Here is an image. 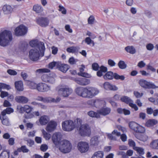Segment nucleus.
Segmentation results:
<instances>
[{
  "instance_id": "nucleus-59",
  "label": "nucleus",
  "mask_w": 158,
  "mask_h": 158,
  "mask_svg": "<svg viewBox=\"0 0 158 158\" xmlns=\"http://www.w3.org/2000/svg\"><path fill=\"white\" fill-rule=\"evenodd\" d=\"M107 63L111 67L114 66L116 65L115 62L112 59H109L108 60Z\"/></svg>"
},
{
  "instance_id": "nucleus-61",
  "label": "nucleus",
  "mask_w": 158,
  "mask_h": 158,
  "mask_svg": "<svg viewBox=\"0 0 158 158\" xmlns=\"http://www.w3.org/2000/svg\"><path fill=\"white\" fill-rule=\"evenodd\" d=\"M17 109L20 113H23L25 112L24 106H18Z\"/></svg>"
},
{
  "instance_id": "nucleus-52",
  "label": "nucleus",
  "mask_w": 158,
  "mask_h": 158,
  "mask_svg": "<svg viewBox=\"0 0 158 158\" xmlns=\"http://www.w3.org/2000/svg\"><path fill=\"white\" fill-rule=\"evenodd\" d=\"M29 87L31 89H36L37 86V84L34 82L30 81L29 83Z\"/></svg>"
},
{
  "instance_id": "nucleus-8",
  "label": "nucleus",
  "mask_w": 158,
  "mask_h": 158,
  "mask_svg": "<svg viewBox=\"0 0 158 158\" xmlns=\"http://www.w3.org/2000/svg\"><path fill=\"white\" fill-rule=\"evenodd\" d=\"M27 31V27L23 25H21L15 29V33L17 36H21L26 34Z\"/></svg>"
},
{
  "instance_id": "nucleus-13",
  "label": "nucleus",
  "mask_w": 158,
  "mask_h": 158,
  "mask_svg": "<svg viewBox=\"0 0 158 158\" xmlns=\"http://www.w3.org/2000/svg\"><path fill=\"white\" fill-rule=\"evenodd\" d=\"M57 125V123L56 122L54 121H51L48 124L46 130L48 132H52L55 129Z\"/></svg>"
},
{
  "instance_id": "nucleus-41",
  "label": "nucleus",
  "mask_w": 158,
  "mask_h": 158,
  "mask_svg": "<svg viewBox=\"0 0 158 158\" xmlns=\"http://www.w3.org/2000/svg\"><path fill=\"white\" fill-rule=\"evenodd\" d=\"M138 124L134 122H131L129 123V125L130 128L135 131L138 127Z\"/></svg>"
},
{
  "instance_id": "nucleus-27",
  "label": "nucleus",
  "mask_w": 158,
  "mask_h": 158,
  "mask_svg": "<svg viewBox=\"0 0 158 158\" xmlns=\"http://www.w3.org/2000/svg\"><path fill=\"white\" fill-rule=\"evenodd\" d=\"M80 49L78 47L72 46L67 48L66 51L69 53H76Z\"/></svg>"
},
{
  "instance_id": "nucleus-44",
  "label": "nucleus",
  "mask_w": 158,
  "mask_h": 158,
  "mask_svg": "<svg viewBox=\"0 0 158 158\" xmlns=\"http://www.w3.org/2000/svg\"><path fill=\"white\" fill-rule=\"evenodd\" d=\"M118 65L119 68L121 69H125L127 67L126 64L123 60H120L118 63Z\"/></svg>"
},
{
  "instance_id": "nucleus-5",
  "label": "nucleus",
  "mask_w": 158,
  "mask_h": 158,
  "mask_svg": "<svg viewBox=\"0 0 158 158\" xmlns=\"http://www.w3.org/2000/svg\"><path fill=\"white\" fill-rule=\"evenodd\" d=\"M99 93V90L93 87L86 88V98H92L97 95Z\"/></svg>"
},
{
  "instance_id": "nucleus-22",
  "label": "nucleus",
  "mask_w": 158,
  "mask_h": 158,
  "mask_svg": "<svg viewBox=\"0 0 158 158\" xmlns=\"http://www.w3.org/2000/svg\"><path fill=\"white\" fill-rule=\"evenodd\" d=\"M15 100L17 102L22 104L27 103L29 101L27 98L24 96H17Z\"/></svg>"
},
{
  "instance_id": "nucleus-6",
  "label": "nucleus",
  "mask_w": 158,
  "mask_h": 158,
  "mask_svg": "<svg viewBox=\"0 0 158 158\" xmlns=\"http://www.w3.org/2000/svg\"><path fill=\"white\" fill-rule=\"evenodd\" d=\"M63 129L66 131H70L75 127L74 123L71 120L64 121L62 123Z\"/></svg>"
},
{
  "instance_id": "nucleus-40",
  "label": "nucleus",
  "mask_w": 158,
  "mask_h": 158,
  "mask_svg": "<svg viewBox=\"0 0 158 158\" xmlns=\"http://www.w3.org/2000/svg\"><path fill=\"white\" fill-rule=\"evenodd\" d=\"M104 102L103 100L100 99H96L94 102V104L97 108H99L103 104Z\"/></svg>"
},
{
  "instance_id": "nucleus-35",
  "label": "nucleus",
  "mask_w": 158,
  "mask_h": 158,
  "mask_svg": "<svg viewBox=\"0 0 158 158\" xmlns=\"http://www.w3.org/2000/svg\"><path fill=\"white\" fill-rule=\"evenodd\" d=\"M113 73L109 71L107 72L104 76V78L106 80H112L113 78Z\"/></svg>"
},
{
  "instance_id": "nucleus-63",
  "label": "nucleus",
  "mask_w": 158,
  "mask_h": 158,
  "mask_svg": "<svg viewBox=\"0 0 158 158\" xmlns=\"http://www.w3.org/2000/svg\"><path fill=\"white\" fill-rule=\"evenodd\" d=\"M128 144L130 146L133 147V148L135 147H136L135 146V143L133 140L131 139L129 140Z\"/></svg>"
},
{
  "instance_id": "nucleus-62",
  "label": "nucleus",
  "mask_w": 158,
  "mask_h": 158,
  "mask_svg": "<svg viewBox=\"0 0 158 158\" xmlns=\"http://www.w3.org/2000/svg\"><path fill=\"white\" fill-rule=\"evenodd\" d=\"M59 10L61 11L62 14H66V10L63 6L59 5Z\"/></svg>"
},
{
  "instance_id": "nucleus-54",
  "label": "nucleus",
  "mask_w": 158,
  "mask_h": 158,
  "mask_svg": "<svg viewBox=\"0 0 158 158\" xmlns=\"http://www.w3.org/2000/svg\"><path fill=\"white\" fill-rule=\"evenodd\" d=\"M85 42L88 45L92 44H93V46L94 45V41L92 40L89 37H87L85 39Z\"/></svg>"
},
{
  "instance_id": "nucleus-16",
  "label": "nucleus",
  "mask_w": 158,
  "mask_h": 158,
  "mask_svg": "<svg viewBox=\"0 0 158 158\" xmlns=\"http://www.w3.org/2000/svg\"><path fill=\"white\" fill-rule=\"evenodd\" d=\"M75 91L79 96L84 98H86V88L78 87L76 88Z\"/></svg>"
},
{
  "instance_id": "nucleus-64",
  "label": "nucleus",
  "mask_w": 158,
  "mask_h": 158,
  "mask_svg": "<svg viewBox=\"0 0 158 158\" xmlns=\"http://www.w3.org/2000/svg\"><path fill=\"white\" fill-rule=\"evenodd\" d=\"M7 73L10 75H15L17 74V73L15 70L9 69L7 70Z\"/></svg>"
},
{
  "instance_id": "nucleus-48",
  "label": "nucleus",
  "mask_w": 158,
  "mask_h": 158,
  "mask_svg": "<svg viewBox=\"0 0 158 158\" xmlns=\"http://www.w3.org/2000/svg\"><path fill=\"white\" fill-rule=\"evenodd\" d=\"M157 88H158V86L156 85L153 83L148 81L147 89H154Z\"/></svg>"
},
{
  "instance_id": "nucleus-4",
  "label": "nucleus",
  "mask_w": 158,
  "mask_h": 158,
  "mask_svg": "<svg viewBox=\"0 0 158 158\" xmlns=\"http://www.w3.org/2000/svg\"><path fill=\"white\" fill-rule=\"evenodd\" d=\"M79 133L81 136H89L91 135V130L89 126L86 124L81 126L79 128Z\"/></svg>"
},
{
  "instance_id": "nucleus-39",
  "label": "nucleus",
  "mask_w": 158,
  "mask_h": 158,
  "mask_svg": "<svg viewBox=\"0 0 158 158\" xmlns=\"http://www.w3.org/2000/svg\"><path fill=\"white\" fill-rule=\"evenodd\" d=\"M133 149L137 152V153L140 156L143 155L144 154V149L143 148L139 147H135Z\"/></svg>"
},
{
  "instance_id": "nucleus-43",
  "label": "nucleus",
  "mask_w": 158,
  "mask_h": 158,
  "mask_svg": "<svg viewBox=\"0 0 158 158\" xmlns=\"http://www.w3.org/2000/svg\"><path fill=\"white\" fill-rule=\"evenodd\" d=\"M50 70L48 69H38L36 71V73L39 74L42 73H49L50 72Z\"/></svg>"
},
{
  "instance_id": "nucleus-34",
  "label": "nucleus",
  "mask_w": 158,
  "mask_h": 158,
  "mask_svg": "<svg viewBox=\"0 0 158 158\" xmlns=\"http://www.w3.org/2000/svg\"><path fill=\"white\" fill-rule=\"evenodd\" d=\"M10 152L8 150H4L0 154V158H9Z\"/></svg>"
},
{
  "instance_id": "nucleus-31",
  "label": "nucleus",
  "mask_w": 158,
  "mask_h": 158,
  "mask_svg": "<svg viewBox=\"0 0 158 158\" xmlns=\"http://www.w3.org/2000/svg\"><path fill=\"white\" fill-rule=\"evenodd\" d=\"M104 153L103 151H98L95 152L91 158H103Z\"/></svg>"
},
{
  "instance_id": "nucleus-37",
  "label": "nucleus",
  "mask_w": 158,
  "mask_h": 158,
  "mask_svg": "<svg viewBox=\"0 0 158 158\" xmlns=\"http://www.w3.org/2000/svg\"><path fill=\"white\" fill-rule=\"evenodd\" d=\"M88 115L91 117H95L97 118H100V116L99 114L98 113L95 112L93 111H90L88 112Z\"/></svg>"
},
{
  "instance_id": "nucleus-3",
  "label": "nucleus",
  "mask_w": 158,
  "mask_h": 158,
  "mask_svg": "<svg viewBox=\"0 0 158 158\" xmlns=\"http://www.w3.org/2000/svg\"><path fill=\"white\" fill-rule=\"evenodd\" d=\"M29 44L32 47L37 48L40 51L42 56L44 55L45 47L43 42H39L37 40H34L30 42Z\"/></svg>"
},
{
  "instance_id": "nucleus-7",
  "label": "nucleus",
  "mask_w": 158,
  "mask_h": 158,
  "mask_svg": "<svg viewBox=\"0 0 158 158\" xmlns=\"http://www.w3.org/2000/svg\"><path fill=\"white\" fill-rule=\"evenodd\" d=\"M72 89L68 86H64L58 89V92L59 94L64 97H67L73 92Z\"/></svg>"
},
{
  "instance_id": "nucleus-2",
  "label": "nucleus",
  "mask_w": 158,
  "mask_h": 158,
  "mask_svg": "<svg viewBox=\"0 0 158 158\" xmlns=\"http://www.w3.org/2000/svg\"><path fill=\"white\" fill-rule=\"evenodd\" d=\"M12 40L11 31L5 30L0 34V45L2 46H6L8 45Z\"/></svg>"
},
{
  "instance_id": "nucleus-60",
  "label": "nucleus",
  "mask_w": 158,
  "mask_h": 158,
  "mask_svg": "<svg viewBox=\"0 0 158 158\" xmlns=\"http://www.w3.org/2000/svg\"><path fill=\"white\" fill-rule=\"evenodd\" d=\"M78 60L75 59L73 57H70L69 60V63L71 64H74L78 61Z\"/></svg>"
},
{
  "instance_id": "nucleus-38",
  "label": "nucleus",
  "mask_w": 158,
  "mask_h": 158,
  "mask_svg": "<svg viewBox=\"0 0 158 158\" xmlns=\"http://www.w3.org/2000/svg\"><path fill=\"white\" fill-rule=\"evenodd\" d=\"M120 100L122 102H125L127 104H129L131 102H133L132 101L129 97L127 96H123L120 98Z\"/></svg>"
},
{
  "instance_id": "nucleus-19",
  "label": "nucleus",
  "mask_w": 158,
  "mask_h": 158,
  "mask_svg": "<svg viewBox=\"0 0 158 158\" xmlns=\"http://www.w3.org/2000/svg\"><path fill=\"white\" fill-rule=\"evenodd\" d=\"M103 87L106 90L115 91L118 89V88L115 85H111L108 82H106L104 83Z\"/></svg>"
},
{
  "instance_id": "nucleus-56",
  "label": "nucleus",
  "mask_w": 158,
  "mask_h": 158,
  "mask_svg": "<svg viewBox=\"0 0 158 158\" xmlns=\"http://www.w3.org/2000/svg\"><path fill=\"white\" fill-rule=\"evenodd\" d=\"M78 75L85 77L89 78L91 77V76L90 75L86 73H78Z\"/></svg>"
},
{
  "instance_id": "nucleus-26",
  "label": "nucleus",
  "mask_w": 158,
  "mask_h": 158,
  "mask_svg": "<svg viewBox=\"0 0 158 158\" xmlns=\"http://www.w3.org/2000/svg\"><path fill=\"white\" fill-rule=\"evenodd\" d=\"M158 123L157 120L155 119H150L147 121L145 125L148 127H150L156 125Z\"/></svg>"
},
{
  "instance_id": "nucleus-50",
  "label": "nucleus",
  "mask_w": 158,
  "mask_h": 158,
  "mask_svg": "<svg viewBox=\"0 0 158 158\" xmlns=\"http://www.w3.org/2000/svg\"><path fill=\"white\" fill-rule=\"evenodd\" d=\"M59 61L55 62L53 61L49 63L48 67L51 69H52L54 67L56 66L57 68H58L57 64Z\"/></svg>"
},
{
  "instance_id": "nucleus-18",
  "label": "nucleus",
  "mask_w": 158,
  "mask_h": 158,
  "mask_svg": "<svg viewBox=\"0 0 158 158\" xmlns=\"http://www.w3.org/2000/svg\"><path fill=\"white\" fill-rule=\"evenodd\" d=\"M110 111V108L108 107L102 108L97 110V112L100 115L103 116L109 114Z\"/></svg>"
},
{
  "instance_id": "nucleus-15",
  "label": "nucleus",
  "mask_w": 158,
  "mask_h": 158,
  "mask_svg": "<svg viewBox=\"0 0 158 158\" xmlns=\"http://www.w3.org/2000/svg\"><path fill=\"white\" fill-rule=\"evenodd\" d=\"M37 23L42 27H46L49 23L48 19L45 18L40 17L36 19Z\"/></svg>"
},
{
  "instance_id": "nucleus-47",
  "label": "nucleus",
  "mask_w": 158,
  "mask_h": 158,
  "mask_svg": "<svg viewBox=\"0 0 158 158\" xmlns=\"http://www.w3.org/2000/svg\"><path fill=\"white\" fill-rule=\"evenodd\" d=\"M18 150L19 152H22L23 153H27L29 150L27 149L25 146H22L20 148H18Z\"/></svg>"
},
{
  "instance_id": "nucleus-28",
  "label": "nucleus",
  "mask_w": 158,
  "mask_h": 158,
  "mask_svg": "<svg viewBox=\"0 0 158 158\" xmlns=\"http://www.w3.org/2000/svg\"><path fill=\"white\" fill-rule=\"evenodd\" d=\"M125 49L127 52L133 54L135 53L136 50L133 46H128L125 48Z\"/></svg>"
},
{
  "instance_id": "nucleus-57",
  "label": "nucleus",
  "mask_w": 158,
  "mask_h": 158,
  "mask_svg": "<svg viewBox=\"0 0 158 158\" xmlns=\"http://www.w3.org/2000/svg\"><path fill=\"white\" fill-rule=\"evenodd\" d=\"M25 112L26 113L31 112L33 109V108L28 105H25L24 106Z\"/></svg>"
},
{
  "instance_id": "nucleus-32",
  "label": "nucleus",
  "mask_w": 158,
  "mask_h": 158,
  "mask_svg": "<svg viewBox=\"0 0 158 158\" xmlns=\"http://www.w3.org/2000/svg\"><path fill=\"white\" fill-rule=\"evenodd\" d=\"M34 11L37 13H39L43 11V8L41 5L36 4L34 5L33 8Z\"/></svg>"
},
{
  "instance_id": "nucleus-23",
  "label": "nucleus",
  "mask_w": 158,
  "mask_h": 158,
  "mask_svg": "<svg viewBox=\"0 0 158 158\" xmlns=\"http://www.w3.org/2000/svg\"><path fill=\"white\" fill-rule=\"evenodd\" d=\"M49 120V118L48 116L44 115L40 117L39 119V122L41 125H45L48 122Z\"/></svg>"
},
{
  "instance_id": "nucleus-45",
  "label": "nucleus",
  "mask_w": 158,
  "mask_h": 158,
  "mask_svg": "<svg viewBox=\"0 0 158 158\" xmlns=\"http://www.w3.org/2000/svg\"><path fill=\"white\" fill-rule=\"evenodd\" d=\"M148 81L144 80H140L139 81V84L142 87L147 89Z\"/></svg>"
},
{
  "instance_id": "nucleus-53",
  "label": "nucleus",
  "mask_w": 158,
  "mask_h": 158,
  "mask_svg": "<svg viewBox=\"0 0 158 158\" xmlns=\"http://www.w3.org/2000/svg\"><path fill=\"white\" fill-rule=\"evenodd\" d=\"M95 20L94 17L93 15H90L88 19V23L89 24H92L94 23Z\"/></svg>"
},
{
  "instance_id": "nucleus-33",
  "label": "nucleus",
  "mask_w": 158,
  "mask_h": 158,
  "mask_svg": "<svg viewBox=\"0 0 158 158\" xmlns=\"http://www.w3.org/2000/svg\"><path fill=\"white\" fill-rule=\"evenodd\" d=\"M14 112V109L11 107H7L1 112L2 116L6 115V114H10Z\"/></svg>"
},
{
  "instance_id": "nucleus-29",
  "label": "nucleus",
  "mask_w": 158,
  "mask_h": 158,
  "mask_svg": "<svg viewBox=\"0 0 158 158\" xmlns=\"http://www.w3.org/2000/svg\"><path fill=\"white\" fill-rule=\"evenodd\" d=\"M2 117L0 115V118L2 121L3 124L6 126H9L10 125V122L8 118L6 115L2 116Z\"/></svg>"
},
{
  "instance_id": "nucleus-58",
  "label": "nucleus",
  "mask_w": 158,
  "mask_h": 158,
  "mask_svg": "<svg viewBox=\"0 0 158 158\" xmlns=\"http://www.w3.org/2000/svg\"><path fill=\"white\" fill-rule=\"evenodd\" d=\"M92 69L95 71L98 70L99 68L98 64L97 63H93L92 65Z\"/></svg>"
},
{
  "instance_id": "nucleus-55",
  "label": "nucleus",
  "mask_w": 158,
  "mask_h": 158,
  "mask_svg": "<svg viewBox=\"0 0 158 158\" xmlns=\"http://www.w3.org/2000/svg\"><path fill=\"white\" fill-rule=\"evenodd\" d=\"M34 117V115L33 113L28 112L27 113L25 114L24 117L27 119H30L33 118Z\"/></svg>"
},
{
  "instance_id": "nucleus-30",
  "label": "nucleus",
  "mask_w": 158,
  "mask_h": 158,
  "mask_svg": "<svg viewBox=\"0 0 158 158\" xmlns=\"http://www.w3.org/2000/svg\"><path fill=\"white\" fill-rule=\"evenodd\" d=\"M118 113L120 114H124L125 115H128L130 114V111L129 110L125 109L118 108L117 109Z\"/></svg>"
},
{
  "instance_id": "nucleus-24",
  "label": "nucleus",
  "mask_w": 158,
  "mask_h": 158,
  "mask_svg": "<svg viewBox=\"0 0 158 158\" xmlns=\"http://www.w3.org/2000/svg\"><path fill=\"white\" fill-rule=\"evenodd\" d=\"M15 86L18 91H22L23 90V82L21 81H16L15 82Z\"/></svg>"
},
{
  "instance_id": "nucleus-46",
  "label": "nucleus",
  "mask_w": 158,
  "mask_h": 158,
  "mask_svg": "<svg viewBox=\"0 0 158 158\" xmlns=\"http://www.w3.org/2000/svg\"><path fill=\"white\" fill-rule=\"evenodd\" d=\"M145 131V128L140 125L138 124V127L136 128L135 132H136L143 133Z\"/></svg>"
},
{
  "instance_id": "nucleus-12",
  "label": "nucleus",
  "mask_w": 158,
  "mask_h": 158,
  "mask_svg": "<svg viewBox=\"0 0 158 158\" xmlns=\"http://www.w3.org/2000/svg\"><path fill=\"white\" fill-rule=\"evenodd\" d=\"M50 86L46 84L40 83L37 84L36 89L40 92H44L50 90Z\"/></svg>"
},
{
  "instance_id": "nucleus-9",
  "label": "nucleus",
  "mask_w": 158,
  "mask_h": 158,
  "mask_svg": "<svg viewBox=\"0 0 158 158\" xmlns=\"http://www.w3.org/2000/svg\"><path fill=\"white\" fill-rule=\"evenodd\" d=\"M40 52L37 49H32L29 52V57L30 59L33 61H36L39 59Z\"/></svg>"
},
{
  "instance_id": "nucleus-49",
  "label": "nucleus",
  "mask_w": 158,
  "mask_h": 158,
  "mask_svg": "<svg viewBox=\"0 0 158 158\" xmlns=\"http://www.w3.org/2000/svg\"><path fill=\"white\" fill-rule=\"evenodd\" d=\"M31 104L36 107H40L42 108H45V106L40 103H38L36 102H32L31 103Z\"/></svg>"
},
{
  "instance_id": "nucleus-42",
  "label": "nucleus",
  "mask_w": 158,
  "mask_h": 158,
  "mask_svg": "<svg viewBox=\"0 0 158 158\" xmlns=\"http://www.w3.org/2000/svg\"><path fill=\"white\" fill-rule=\"evenodd\" d=\"M2 89L9 90L11 89V87L9 85L4 83H0V92H1Z\"/></svg>"
},
{
  "instance_id": "nucleus-25",
  "label": "nucleus",
  "mask_w": 158,
  "mask_h": 158,
  "mask_svg": "<svg viewBox=\"0 0 158 158\" xmlns=\"http://www.w3.org/2000/svg\"><path fill=\"white\" fill-rule=\"evenodd\" d=\"M99 143L98 137V136L93 137L90 139V144L91 145L94 146H97Z\"/></svg>"
},
{
  "instance_id": "nucleus-20",
  "label": "nucleus",
  "mask_w": 158,
  "mask_h": 158,
  "mask_svg": "<svg viewBox=\"0 0 158 158\" xmlns=\"http://www.w3.org/2000/svg\"><path fill=\"white\" fill-rule=\"evenodd\" d=\"M76 81L78 84L82 85H87L90 83V81L85 78L78 79L76 80Z\"/></svg>"
},
{
  "instance_id": "nucleus-14",
  "label": "nucleus",
  "mask_w": 158,
  "mask_h": 158,
  "mask_svg": "<svg viewBox=\"0 0 158 158\" xmlns=\"http://www.w3.org/2000/svg\"><path fill=\"white\" fill-rule=\"evenodd\" d=\"M42 80L44 82H48L51 84H53L55 82V78L51 76H49L47 74H43L41 77Z\"/></svg>"
},
{
  "instance_id": "nucleus-11",
  "label": "nucleus",
  "mask_w": 158,
  "mask_h": 158,
  "mask_svg": "<svg viewBox=\"0 0 158 158\" xmlns=\"http://www.w3.org/2000/svg\"><path fill=\"white\" fill-rule=\"evenodd\" d=\"M35 100L40 101H42L44 102H50L57 103L59 102L60 100L61 99L59 97H57L55 99L54 98H52L51 97L44 98L42 97L38 96L35 99Z\"/></svg>"
},
{
  "instance_id": "nucleus-21",
  "label": "nucleus",
  "mask_w": 158,
  "mask_h": 158,
  "mask_svg": "<svg viewBox=\"0 0 158 158\" xmlns=\"http://www.w3.org/2000/svg\"><path fill=\"white\" fill-rule=\"evenodd\" d=\"M13 8L10 5H5L3 6L2 10L5 14H9L11 13L13 11Z\"/></svg>"
},
{
  "instance_id": "nucleus-1",
  "label": "nucleus",
  "mask_w": 158,
  "mask_h": 158,
  "mask_svg": "<svg viewBox=\"0 0 158 158\" xmlns=\"http://www.w3.org/2000/svg\"><path fill=\"white\" fill-rule=\"evenodd\" d=\"M62 135L60 132L54 134L52 137V140L56 146L59 145V149L62 153L65 154L69 152L72 149V144L70 141L67 140L60 141Z\"/></svg>"
},
{
  "instance_id": "nucleus-10",
  "label": "nucleus",
  "mask_w": 158,
  "mask_h": 158,
  "mask_svg": "<svg viewBox=\"0 0 158 158\" xmlns=\"http://www.w3.org/2000/svg\"><path fill=\"white\" fill-rule=\"evenodd\" d=\"M77 148L81 152L85 153L87 152L89 149V144L86 142L81 141L78 143Z\"/></svg>"
},
{
  "instance_id": "nucleus-17",
  "label": "nucleus",
  "mask_w": 158,
  "mask_h": 158,
  "mask_svg": "<svg viewBox=\"0 0 158 158\" xmlns=\"http://www.w3.org/2000/svg\"><path fill=\"white\" fill-rule=\"evenodd\" d=\"M58 68L60 70L64 73H65L70 68L69 66L64 64H62L61 62L59 61L57 64Z\"/></svg>"
},
{
  "instance_id": "nucleus-36",
  "label": "nucleus",
  "mask_w": 158,
  "mask_h": 158,
  "mask_svg": "<svg viewBox=\"0 0 158 158\" xmlns=\"http://www.w3.org/2000/svg\"><path fill=\"white\" fill-rule=\"evenodd\" d=\"M150 147L154 149H158V139L153 140L150 144Z\"/></svg>"
},
{
  "instance_id": "nucleus-51",
  "label": "nucleus",
  "mask_w": 158,
  "mask_h": 158,
  "mask_svg": "<svg viewBox=\"0 0 158 158\" xmlns=\"http://www.w3.org/2000/svg\"><path fill=\"white\" fill-rule=\"evenodd\" d=\"M113 77L115 79H120L121 80H123L125 79L124 76L123 75L120 76L117 73H113Z\"/></svg>"
}]
</instances>
